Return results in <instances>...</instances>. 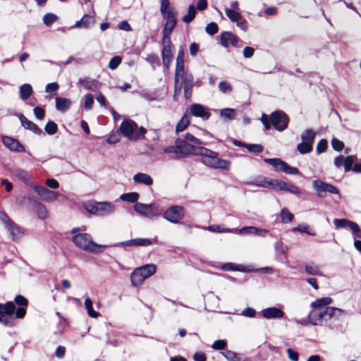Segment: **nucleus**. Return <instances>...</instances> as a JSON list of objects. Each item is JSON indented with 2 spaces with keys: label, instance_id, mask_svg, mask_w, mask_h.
Masks as SVG:
<instances>
[{
  "label": "nucleus",
  "instance_id": "412c9836",
  "mask_svg": "<svg viewBox=\"0 0 361 361\" xmlns=\"http://www.w3.org/2000/svg\"><path fill=\"white\" fill-rule=\"evenodd\" d=\"M6 230L9 233L11 238L14 241L19 240L24 235L23 228L17 225L14 221L9 224L6 228Z\"/></svg>",
  "mask_w": 361,
  "mask_h": 361
},
{
  "label": "nucleus",
  "instance_id": "2f4dec72",
  "mask_svg": "<svg viewBox=\"0 0 361 361\" xmlns=\"http://www.w3.org/2000/svg\"><path fill=\"white\" fill-rule=\"evenodd\" d=\"M161 56L164 66L169 68L171 64V62L173 59V54L171 53V49H162L161 51Z\"/></svg>",
  "mask_w": 361,
  "mask_h": 361
},
{
  "label": "nucleus",
  "instance_id": "e433bc0d",
  "mask_svg": "<svg viewBox=\"0 0 361 361\" xmlns=\"http://www.w3.org/2000/svg\"><path fill=\"white\" fill-rule=\"evenodd\" d=\"M288 183L278 179H271L270 188L275 190L285 191Z\"/></svg>",
  "mask_w": 361,
  "mask_h": 361
},
{
  "label": "nucleus",
  "instance_id": "a18cd8bd",
  "mask_svg": "<svg viewBox=\"0 0 361 361\" xmlns=\"http://www.w3.org/2000/svg\"><path fill=\"white\" fill-rule=\"evenodd\" d=\"M44 130L49 135H54L58 131V126L55 122L49 121L45 125Z\"/></svg>",
  "mask_w": 361,
  "mask_h": 361
},
{
  "label": "nucleus",
  "instance_id": "f704fd0d",
  "mask_svg": "<svg viewBox=\"0 0 361 361\" xmlns=\"http://www.w3.org/2000/svg\"><path fill=\"white\" fill-rule=\"evenodd\" d=\"M315 135V133L312 129H307L301 135L302 142L312 145Z\"/></svg>",
  "mask_w": 361,
  "mask_h": 361
},
{
  "label": "nucleus",
  "instance_id": "8fccbe9b",
  "mask_svg": "<svg viewBox=\"0 0 361 361\" xmlns=\"http://www.w3.org/2000/svg\"><path fill=\"white\" fill-rule=\"evenodd\" d=\"M281 221L283 223H290L293 219V215L286 208H283L281 212Z\"/></svg>",
  "mask_w": 361,
  "mask_h": 361
},
{
  "label": "nucleus",
  "instance_id": "4be33fe9",
  "mask_svg": "<svg viewBox=\"0 0 361 361\" xmlns=\"http://www.w3.org/2000/svg\"><path fill=\"white\" fill-rule=\"evenodd\" d=\"M12 176L16 177L23 183L29 184L31 180V176L27 171L20 168H14L9 169Z\"/></svg>",
  "mask_w": 361,
  "mask_h": 361
},
{
  "label": "nucleus",
  "instance_id": "473e14b6",
  "mask_svg": "<svg viewBox=\"0 0 361 361\" xmlns=\"http://www.w3.org/2000/svg\"><path fill=\"white\" fill-rule=\"evenodd\" d=\"M204 229H207L211 232L215 233H236L237 228H222L219 225H212L205 227Z\"/></svg>",
  "mask_w": 361,
  "mask_h": 361
},
{
  "label": "nucleus",
  "instance_id": "f03ea898",
  "mask_svg": "<svg viewBox=\"0 0 361 361\" xmlns=\"http://www.w3.org/2000/svg\"><path fill=\"white\" fill-rule=\"evenodd\" d=\"M198 155L201 157L202 162L207 166L222 170L230 168V161L219 158L218 153L211 149L202 147Z\"/></svg>",
  "mask_w": 361,
  "mask_h": 361
},
{
  "label": "nucleus",
  "instance_id": "e2e57ef3",
  "mask_svg": "<svg viewBox=\"0 0 361 361\" xmlns=\"http://www.w3.org/2000/svg\"><path fill=\"white\" fill-rule=\"evenodd\" d=\"M218 25L214 22H211L206 26L205 30L209 35H214L218 32Z\"/></svg>",
  "mask_w": 361,
  "mask_h": 361
},
{
  "label": "nucleus",
  "instance_id": "aec40b11",
  "mask_svg": "<svg viewBox=\"0 0 361 361\" xmlns=\"http://www.w3.org/2000/svg\"><path fill=\"white\" fill-rule=\"evenodd\" d=\"M19 120L21 126L25 129L29 130L36 135L43 134V131L32 121L28 120L23 114H19Z\"/></svg>",
  "mask_w": 361,
  "mask_h": 361
},
{
  "label": "nucleus",
  "instance_id": "69168bd1",
  "mask_svg": "<svg viewBox=\"0 0 361 361\" xmlns=\"http://www.w3.org/2000/svg\"><path fill=\"white\" fill-rule=\"evenodd\" d=\"M183 140L187 141L188 143L192 144L193 145H200L202 144V142L200 139L196 138L190 133H187L185 135V139Z\"/></svg>",
  "mask_w": 361,
  "mask_h": 361
},
{
  "label": "nucleus",
  "instance_id": "0eeeda50",
  "mask_svg": "<svg viewBox=\"0 0 361 361\" xmlns=\"http://www.w3.org/2000/svg\"><path fill=\"white\" fill-rule=\"evenodd\" d=\"M133 208L138 214L150 219L157 217L163 213V209L156 203L146 204L136 202Z\"/></svg>",
  "mask_w": 361,
  "mask_h": 361
},
{
  "label": "nucleus",
  "instance_id": "864d4df0",
  "mask_svg": "<svg viewBox=\"0 0 361 361\" xmlns=\"http://www.w3.org/2000/svg\"><path fill=\"white\" fill-rule=\"evenodd\" d=\"M256 231H257V227L245 226V227L241 228L240 229L237 228V232L235 233H238L240 235H255Z\"/></svg>",
  "mask_w": 361,
  "mask_h": 361
},
{
  "label": "nucleus",
  "instance_id": "7ed1b4c3",
  "mask_svg": "<svg viewBox=\"0 0 361 361\" xmlns=\"http://www.w3.org/2000/svg\"><path fill=\"white\" fill-rule=\"evenodd\" d=\"M73 241L77 247L92 253L99 254L104 251L107 245L94 243L89 233H78L73 237Z\"/></svg>",
  "mask_w": 361,
  "mask_h": 361
},
{
  "label": "nucleus",
  "instance_id": "6e6d98bb",
  "mask_svg": "<svg viewBox=\"0 0 361 361\" xmlns=\"http://www.w3.org/2000/svg\"><path fill=\"white\" fill-rule=\"evenodd\" d=\"M58 19V16L54 13H46L43 17V23L47 26H50Z\"/></svg>",
  "mask_w": 361,
  "mask_h": 361
},
{
  "label": "nucleus",
  "instance_id": "c756f323",
  "mask_svg": "<svg viewBox=\"0 0 361 361\" xmlns=\"http://www.w3.org/2000/svg\"><path fill=\"white\" fill-rule=\"evenodd\" d=\"M263 161L265 163L271 165L277 171H281L284 163V161L279 158H264Z\"/></svg>",
  "mask_w": 361,
  "mask_h": 361
},
{
  "label": "nucleus",
  "instance_id": "9b49d317",
  "mask_svg": "<svg viewBox=\"0 0 361 361\" xmlns=\"http://www.w3.org/2000/svg\"><path fill=\"white\" fill-rule=\"evenodd\" d=\"M177 143L179 145L180 157H184L190 154L198 155L202 147H196L188 143L182 139L178 138Z\"/></svg>",
  "mask_w": 361,
  "mask_h": 361
},
{
  "label": "nucleus",
  "instance_id": "a211bd4d",
  "mask_svg": "<svg viewBox=\"0 0 361 361\" xmlns=\"http://www.w3.org/2000/svg\"><path fill=\"white\" fill-rule=\"evenodd\" d=\"M15 302L20 307H16V317L23 319L26 314V307L28 305V300L23 295H16L14 298Z\"/></svg>",
  "mask_w": 361,
  "mask_h": 361
},
{
  "label": "nucleus",
  "instance_id": "de8ad7c7",
  "mask_svg": "<svg viewBox=\"0 0 361 361\" xmlns=\"http://www.w3.org/2000/svg\"><path fill=\"white\" fill-rule=\"evenodd\" d=\"M281 171L290 175L300 174V171L297 168L288 165L286 161H284Z\"/></svg>",
  "mask_w": 361,
  "mask_h": 361
},
{
  "label": "nucleus",
  "instance_id": "052dcab7",
  "mask_svg": "<svg viewBox=\"0 0 361 361\" xmlns=\"http://www.w3.org/2000/svg\"><path fill=\"white\" fill-rule=\"evenodd\" d=\"M121 61H122V59L121 56H114L109 61L108 67L111 70H114L121 64Z\"/></svg>",
  "mask_w": 361,
  "mask_h": 361
},
{
  "label": "nucleus",
  "instance_id": "5701e85b",
  "mask_svg": "<svg viewBox=\"0 0 361 361\" xmlns=\"http://www.w3.org/2000/svg\"><path fill=\"white\" fill-rule=\"evenodd\" d=\"M94 23V17L90 15H84L83 17L73 26V27H83L88 29Z\"/></svg>",
  "mask_w": 361,
  "mask_h": 361
},
{
  "label": "nucleus",
  "instance_id": "f3484780",
  "mask_svg": "<svg viewBox=\"0 0 361 361\" xmlns=\"http://www.w3.org/2000/svg\"><path fill=\"white\" fill-rule=\"evenodd\" d=\"M189 111L192 116L202 118L203 120H207L211 116L208 109L200 104H192L189 108Z\"/></svg>",
  "mask_w": 361,
  "mask_h": 361
},
{
  "label": "nucleus",
  "instance_id": "dca6fc26",
  "mask_svg": "<svg viewBox=\"0 0 361 361\" xmlns=\"http://www.w3.org/2000/svg\"><path fill=\"white\" fill-rule=\"evenodd\" d=\"M334 224L336 228H349L353 233H358L360 231L358 224L347 219H335Z\"/></svg>",
  "mask_w": 361,
  "mask_h": 361
},
{
  "label": "nucleus",
  "instance_id": "f8f14e48",
  "mask_svg": "<svg viewBox=\"0 0 361 361\" xmlns=\"http://www.w3.org/2000/svg\"><path fill=\"white\" fill-rule=\"evenodd\" d=\"M33 190L38 195L39 198L44 202H52L56 200L59 194L57 192L52 191L47 188L46 187L34 185Z\"/></svg>",
  "mask_w": 361,
  "mask_h": 361
},
{
  "label": "nucleus",
  "instance_id": "4c0bfd02",
  "mask_svg": "<svg viewBox=\"0 0 361 361\" xmlns=\"http://www.w3.org/2000/svg\"><path fill=\"white\" fill-rule=\"evenodd\" d=\"M189 123H190L189 117L186 114H185L183 116V117L181 118V119L180 120V121L176 125V133H178L179 132L183 131L188 127Z\"/></svg>",
  "mask_w": 361,
  "mask_h": 361
},
{
  "label": "nucleus",
  "instance_id": "a878e982",
  "mask_svg": "<svg viewBox=\"0 0 361 361\" xmlns=\"http://www.w3.org/2000/svg\"><path fill=\"white\" fill-rule=\"evenodd\" d=\"M271 178L259 176L255 178L253 180L248 182L247 184L255 186H259L264 188H270Z\"/></svg>",
  "mask_w": 361,
  "mask_h": 361
},
{
  "label": "nucleus",
  "instance_id": "79ce46f5",
  "mask_svg": "<svg viewBox=\"0 0 361 361\" xmlns=\"http://www.w3.org/2000/svg\"><path fill=\"white\" fill-rule=\"evenodd\" d=\"M220 116L225 120H233L235 116V111L233 109L226 108L220 111Z\"/></svg>",
  "mask_w": 361,
  "mask_h": 361
},
{
  "label": "nucleus",
  "instance_id": "1a4fd4ad",
  "mask_svg": "<svg viewBox=\"0 0 361 361\" xmlns=\"http://www.w3.org/2000/svg\"><path fill=\"white\" fill-rule=\"evenodd\" d=\"M270 122L276 130L281 132L287 128L289 118L283 111H275L270 115Z\"/></svg>",
  "mask_w": 361,
  "mask_h": 361
},
{
  "label": "nucleus",
  "instance_id": "c85d7f7f",
  "mask_svg": "<svg viewBox=\"0 0 361 361\" xmlns=\"http://www.w3.org/2000/svg\"><path fill=\"white\" fill-rule=\"evenodd\" d=\"M79 83L81 84L86 90L94 91L97 87V80L90 78H80Z\"/></svg>",
  "mask_w": 361,
  "mask_h": 361
},
{
  "label": "nucleus",
  "instance_id": "13d9d810",
  "mask_svg": "<svg viewBox=\"0 0 361 361\" xmlns=\"http://www.w3.org/2000/svg\"><path fill=\"white\" fill-rule=\"evenodd\" d=\"M181 85V88L182 87L183 88V93H184L185 98L186 99H190L192 96L194 84H184V85Z\"/></svg>",
  "mask_w": 361,
  "mask_h": 361
},
{
  "label": "nucleus",
  "instance_id": "338daca9",
  "mask_svg": "<svg viewBox=\"0 0 361 361\" xmlns=\"http://www.w3.org/2000/svg\"><path fill=\"white\" fill-rule=\"evenodd\" d=\"M327 147L328 141L326 139H322L317 145V152L318 154L324 152L326 150Z\"/></svg>",
  "mask_w": 361,
  "mask_h": 361
},
{
  "label": "nucleus",
  "instance_id": "680f3d73",
  "mask_svg": "<svg viewBox=\"0 0 361 361\" xmlns=\"http://www.w3.org/2000/svg\"><path fill=\"white\" fill-rule=\"evenodd\" d=\"M331 146L336 152H341L344 148V143L338 138L334 137L331 140Z\"/></svg>",
  "mask_w": 361,
  "mask_h": 361
},
{
  "label": "nucleus",
  "instance_id": "72a5a7b5",
  "mask_svg": "<svg viewBox=\"0 0 361 361\" xmlns=\"http://www.w3.org/2000/svg\"><path fill=\"white\" fill-rule=\"evenodd\" d=\"M32 93V87L30 84H23L20 87V96L23 100L28 99Z\"/></svg>",
  "mask_w": 361,
  "mask_h": 361
},
{
  "label": "nucleus",
  "instance_id": "20e7f679",
  "mask_svg": "<svg viewBox=\"0 0 361 361\" xmlns=\"http://www.w3.org/2000/svg\"><path fill=\"white\" fill-rule=\"evenodd\" d=\"M85 209L90 214L97 216H107L115 212V205L109 202L89 201L84 204Z\"/></svg>",
  "mask_w": 361,
  "mask_h": 361
},
{
  "label": "nucleus",
  "instance_id": "f257e3e1",
  "mask_svg": "<svg viewBox=\"0 0 361 361\" xmlns=\"http://www.w3.org/2000/svg\"><path fill=\"white\" fill-rule=\"evenodd\" d=\"M341 309L329 307V308H314L308 314L309 323L314 326L322 325L324 322H328L334 317L338 318L343 314Z\"/></svg>",
  "mask_w": 361,
  "mask_h": 361
},
{
  "label": "nucleus",
  "instance_id": "cd10ccee",
  "mask_svg": "<svg viewBox=\"0 0 361 361\" xmlns=\"http://www.w3.org/2000/svg\"><path fill=\"white\" fill-rule=\"evenodd\" d=\"M333 302V300L330 297H324L317 299L311 303V307L313 308L322 309L329 308L328 305H330Z\"/></svg>",
  "mask_w": 361,
  "mask_h": 361
},
{
  "label": "nucleus",
  "instance_id": "7c9ffc66",
  "mask_svg": "<svg viewBox=\"0 0 361 361\" xmlns=\"http://www.w3.org/2000/svg\"><path fill=\"white\" fill-rule=\"evenodd\" d=\"M196 13V8L194 5L191 4L188 6L187 14L183 16L182 20L185 23H190L195 19Z\"/></svg>",
  "mask_w": 361,
  "mask_h": 361
},
{
  "label": "nucleus",
  "instance_id": "ddd939ff",
  "mask_svg": "<svg viewBox=\"0 0 361 361\" xmlns=\"http://www.w3.org/2000/svg\"><path fill=\"white\" fill-rule=\"evenodd\" d=\"M137 128V124L133 120L130 119L124 120L120 126V131L122 135L130 140H132L133 134Z\"/></svg>",
  "mask_w": 361,
  "mask_h": 361
},
{
  "label": "nucleus",
  "instance_id": "5fc2aeb1",
  "mask_svg": "<svg viewBox=\"0 0 361 361\" xmlns=\"http://www.w3.org/2000/svg\"><path fill=\"white\" fill-rule=\"evenodd\" d=\"M179 80H181V83L180 85L194 84L193 75L189 71L185 74L180 75Z\"/></svg>",
  "mask_w": 361,
  "mask_h": 361
},
{
  "label": "nucleus",
  "instance_id": "9d476101",
  "mask_svg": "<svg viewBox=\"0 0 361 361\" xmlns=\"http://www.w3.org/2000/svg\"><path fill=\"white\" fill-rule=\"evenodd\" d=\"M185 209L181 206H171L163 213V217L173 224H178L185 217Z\"/></svg>",
  "mask_w": 361,
  "mask_h": 361
},
{
  "label": "nucleus",
  "instance_id": "423d86ee",
  "mask_svg": "<svg viewBox=\"0 0 361 361\" xmlns=\"http://www.w3.org/2000/svg\"><path fill=\"white\" fill-rule=\"evenodd\" d=\"M16 314V305L13 302L8 301L4 304L0 303V322L8 327L16 324L13 314Z\"/></svg>",
  "mask_w": 361,
  "mask_h": 361
},
{
  "label": "nucleus",
  "instance_id": "39448f33",
  "mask_svg": "<svg viewBox=\"0 0 361 361\" xmlns=\"http://www.w3.org/2000/svg\"><path fill=\"white\" fill-rule=\"evenodd\" d=\"M157 267L153 264L136 268L130 275V280L133 286H138L149 276L156 272Z\"/></svg>",
  "mask_w": 361,
  "mask_h": 361
},
{
  "label": "nucleus",
  "instance_id": "bb28decb",
  "mask_svg": "<svg viewBox=\"0 0 361 361\" xmlns=\"http://www.w3.org/2000/svg\"><path fill=\"white\" fill-rule=\"evenodd\" d=\"M71 105L69 99L57 97L56 98V109L61 112L67 111Z\"/></svg>",
  "mask_w": 361,
  "mask_h": 361
},
{
  "label": "nucleus",
  "instance_id": "b1692460",
  "mask_svg": "<svg viewBox=\"0 0 361 361\" xmlns=\"http://www.w3.org/2000/svg\"><path fill=\"white\" fill-rule=\"evenodd\" d=\"M30 202L35 207V211L41 219H45L48 216V211L44 205L35 200H30Z\"/></svg>",
  "mask_w": 361,
  "mask_h": 361
},
{
  "label": "nucleus",
  "instance_id": "37998d69",
  "mask_svg": "<svg viewBox=\"0 0 361 361\" xmlns=\"http://www.w3.org/2000/svg\"><path fill=\"white\" fill-rule=\"evenodd\" d=\"M85 306L87 309L88 315L90 317H92V318L98 317L99 314L97 312H96L95 310H94L93 307H92V302L91 299H90V298L85 299Z\"/></svg>",
  "mask_w": 361,
  "mask_h": 361
},
{
  "label": "nucleus",
  "instance_id": "c9c22d12",
  "mask_svg": "<svg viewBox=\"0 0 361 361\" xmlns=\"http://www.w3.org/2000/svg\"><path fill=\"white\" fill-rule=\"evenodd\" d=\"M139 194L136 192H131L128 193H123L120 196V199L122 201L128 202L131 203H134L137 201L139 199Z\"/></svg>",
  "mask_w": 361,
  "mask_h": 361
},
{
  "label": "nucleus",
  "instance_id": "3c124183",
  "mask_svg": "<svg viewBox=\"0 0 361 361\" xmlns=\"http://www.w3.org/2000/svg\"><path fill=\"white\" fill-rule=\"evenodd\" d=\"M246 149L252 153L259 154L264 151V147L260 144H247Z\"/></svg>",
  "mask_w": 361,
  "mask_h": 361
},
{
  "label": "nucleus",
  "instance_id": "c03bdc74",
  "mask_svg": "<svg viewBox=\"0 0 361 361\" xmlns=\"http://www.w3.org/2000/svg\"><path fill=\"white\" fill-rule=\"evenodd\" d=\"M357 160L356 156H348L345 157L344 161V169L345 172L350 171L353 170V165L354 164L355 161Z\"/></svg>",
  "mask_w": 361,
  "mask_h": 361
},
{
  "label": "nucleus",
  "instance_id": "393cba45",
  "mask_svg": "<svg viewBox=\"0 0 361 361\" xmlns=\"http://www.w3.org/2000/svg\"><path fill=\"white\" fill-rule=\"evenodd\" d=\"M133 179L135 183L143 184L148 186L153 183L152 178L147 173H137L133 176Z\"/></svg>",
  "mask_w": 361,
  "mask_h": 361
},
{
  "label": "nucleus",
  "instance_id": "6ab92c4d",
  "mask_svg": "<svg viewBox=\"0 0 361 361\" xmlns=\"http://www.w3.org/2000/svg\"><path fill=\"white\" fill-rule=\"evenodd\" d=\"M261 313L262 316L267 319H281L285 315V312L276 307L263 309Z\"/></svg>",
  "mask_w": 361,
  "mask_h": 361
},
{
  "label": "nucleus",
  "instance_id": "603ef678",
  "mask_svg": "<svg viewBox=\"0 0 361 361\" xmlns=\"http://www.w3.org/2000/svg\"><path fill=\"white\" fill-rule=\"evenodd\" d=\"M305 271L307 274L311 276L321 275L318 266L315 264H305Z\"/></svg>",
  "mask_w": 361,
  "mask_h": 361
},
{
  "label": "nucleus",
  "instance_id": "2eb2a0df",
  "mask_svg": "<svg viewBox=\"0 0 361 361\" xmlns=\"http://www.w3.org/2000/svg\"><path fill=\"white\" fill-rule=\"evenodd\" d=\"M3 144L11 151L15 152H25L24 146L19 142L18 140L9 136H4L2 137Z\"/></svg>",
  "mask_w": 361,
  "mask_h": 361
},
{
  "label": "nucleus",
  "instance_id": "ea45409f",
  "mask_svg": "<svg viewBox=\"0 0 361 361\" xmlns=\"http://www.w3.org/2000/svg\"><path fill=\"white\" fill-rule=\"evenodd\" d=\"M188 71H185L184 61H176V71H175V82L176 83L179 82L180 75L188 73Z\"/></svg>",
  "mask_w": 361,
  "mask_h": 361
},
{
  "label": "nucleus",
  "instance_id": "774afa93",
  "mask_svg": "<svg viewBox=\"0 0 361 361\" xmlns=\"http://www.w3.org/2000/svg\"><path fill=\"white\" fill-rule=\"evenodd\" d=\"M240 314L245 317L253 318L256 315V310L252 307H246L242 311Z\"/></svg>",
  "mask_w": 361,
  "mask_h": 361
},
{
  "label": "nucleus",
  "instance_id": "58836bf2",
  "mask_svg": "<svg viewBox=\"0 0 361 361\" xmlns=\"http://www.w3.org/2000/svg\"><path fill=\"white\" fill-rule=\"evenodd\" d=\"M226 15L232 22H238L242 19V15L237 11L226 8L224 9Z\"/></svg>",
  "mask_w": 361,
  "mask_h": 361
},
{
  "label": "nucleus",
  "instance_id": "09e8293b",
  "mask_svg": "<svg viewBox=\"0 0 361 361\" xmlns=\"http://www.w3.org/2000/svg\"><path fill=\"white\" fill-rule=\"evenodd\" d=\"M297 150L302 154H307L312 150V145L302 142L297 145Z\"/></svg>",
  "mask_w": 361,
  "mask_h": 361
},
{
  "label": "nucleus",
  "instance_id": "0e129e2a",
  "mask_svg": "<svg viewBox=\"0 0 361 361\" xmlns=\"http://www.w3.org/2000/svg\"><path fill=\"white\" fill-rule=\"evenodd\" d=\"M285 192H288L295 195H299L302 193L301 190L298 187L290 183H288Z\"/></svg>",
  "mask_w": 361,
  "mask_h": 361
},
{
  "label": "nucleus",
  "instance_id": "bf43d9fd",
  "mask_svg": "<svg viewBox=\"0 0 361 361\" xmlns=\"http://www.w3.org/2000/svg\"><path fill=\"white\" fill-rule=\"evenodd\" d=\"M219 90L224 94L230 93L232 91V87L231 84L227 81H221L219 83Z\"/></svg>",
  "mask_w": 361,
  "mask_h": 361
},
{
  "label": "nucleus",
  "instance_id": "49530a36",
  "mask_svg": "<svg viewBox=\"0 0 361 361\" xmlns=\"http://www.w3.org/2000/svg\"><path fill=\"white\" fill-rule=\"evenodd\" d=\"M221 354L228 361H240L239 355L230 350H225Z\"/></svg>",
  "mask_w": 361,
  "mask_h": 361
},
{
  "label": "nucleus",
  "instance_id": "a19ab883",
  "mask_svg": "<svg viewBox=\"0 0 361 361\" xmlns=\"http://www.w3.org/2000/svg\"><path fill=\"white\" fill-rule=\"evenodd\" d=\"M176 23H177V20L176 21H171V20H169V21H166L165 24H164V30H163V35H165V37H170V35H171L173 29L175 28L176 25Z\"/></svg>",
  "mask_w": 361,
  "mask_h": 361
},
{
  "label": "nucleus",
  "instance_id": "4468645a",
  "mask_svg": "<svg viewBox=\"0 0 361 361\" xmlns=\"http://www.w3.org/2000/svg\"><path fill=\"white\" fill-rule=\"evenodd\" d=\"M152 245V241L149 238H137L130 239L126 241L118 242L114 245V246H127V247H147Z\"/></svg>",
  "mask_w": 361,
  "mask_h": 361
},
{
  "label": "nucleus",
  "instance_id": "6e6552de",
  "mask_svg": "<svg viewBox=\"0 0 361 361\" xmlns=\"http://www.w3.org/2000/svg\"><path fill=\"white\" fill-rule=\"evenodd\" d=\"M312 188L316 191L319 197H324L326 192L331 194H340V191L334 185L326 183L323 180L317 179L312 182Z\"/></svg>",
  "mask_w": 361,
  "mask_h": 361
},
{
  "label": "nucleus",
  "instance_id": "4d7b16f0",
  "mask_svg": "<svg viewBox=\"0 0 361 361\" xmlns=\"http://www.w3.org/2000/svg\"><path fill=\"white\" fill-rule=\"evenodd\" d=\"M163 18L166 19V21H176V13L175 11L174 8L170 10H168L164 13H161Z\"/></svg>",
  "mask_w": 361,
  "mask_h": 361
}]
</instances>
